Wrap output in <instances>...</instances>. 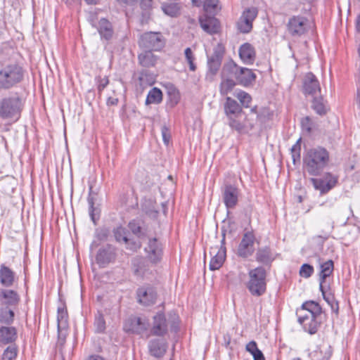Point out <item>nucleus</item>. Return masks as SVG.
<instances>
[{
  "instance_id": "62",
  "label": "nucleus",
  "mask_w": 360,
  "mask_h": 360,
  "mask_svg": "<svg viewBox=\"0 0 360 360\" xmlns=\"http://www.w3.org/2000/svg\"><path fill=\"white\" fill-rule=\"evenodd\" d=\"M88 360H105V359L99 355H91L89 357Z\"/></svg>"
},
{
  "instance_id": "10",
  "label": "nucleus",
  "mask_w": 360,
  "mask_h": 360,
  "mask_svg": "<svg viewBox=\"0 0 360 360\" xmlns=\"http://www.w3.org/2000/svg\"><path fill=\"white\" fill-rule=\"evenodd\" d=\"M255 237L252 231L245 232L238 246L237 255L242 258H248L255 252Z\"/></svg>"
},
{
  "instance_id": "28",
  "label": "nucleus",
  "mask_w": 360,
  "mask_h": 360,
  "mask_svg": "<svg viewBox=\"0 0 360 360\" xmlns=\"http://www.w3.org/2000/svg\"><path fill=\"white\" fill-rule=\"evenodd\" d=\"M321 271L319 274V290H322V288L323 283L326 282V280L328 277H329L334 269V264L331 259H329L320 266Z\"/></svg>"
},
{
  "instance_id": "27",
  "label": "nucleus",
  "mask_w": 360,
  "mask_h": 360,
  "mask_svg": "<svg viewBox=\"0 0 360 360\" xmlns=\"http://www.w3.org/2000/svg\"><path fill=\"white\" fill-rule=\"evenodd\" d=\"M97 30L101 37L105 40L111 39L114 34L111 22L105 18H101L99 20Z\"/></svg>"
},
{
  "instance_id": "60",
  "label": "nucleus",
  "mask_w": 360,
  "mask_h": 360,
  "mask_svg": "<svg viewBox=\"0 0 360 360\" xmlns=\"http://www.w3.org/2000/svg\"><path fill=\"white\" fill-rule=\"evenodd\" d=\"M256 355L254 356V360H265L264 356L261 350L256 351Z\"/></svg>"
},
{
  "instance_id": "23",
  "label": "nucleus",
  "mask_w": 360,
  "mask_h": 360,
  "mask_svg": "<svg viewBox=\"0 0 360 360\" xmlns=\"http://www.w3.org/2000/svg\"><path fill=\"white\" fill-rule=\"evenodd\" d=\"M213 15L204 14L199 18V22L202 29L211 34L217 33L219 30V22Z\"/></svg>"
},
{
  "instance_id": "54",
  "label": "nucleus",
  "mask_w": 360,
  "mask_h": 360,
  "mask_svg": "<svg viewBox=\"0 0 360 360\" xmlns=\"http://www.w3.org/2000/svg\"><path fill=\"white\" fill-rule=\"evenodd\" d=\"M355 101L358 108L360 109V75H357L356 94Z\"/></svg>"
},
{
  "instance_id": "7",
  "label": "nucleus",
  "mask_w": 360,
  "mask_h": 360,
  "mask_svg": "<svg viewBox=\"0 0 360 360\" xmlns=\"http://www.w3.org/2000/svg\"><path fill=\"white\" fill-rule=\"evenodd\" d=\"M224 54V49L221 44H217L214 48L213 53L207 56L208 70L206 74V79L213 81L214 76L218 72L221 65V61Z\"/></svg>"
},
{
  "instance_id": "20",
  "label": "nucleus",
  "mask_w": 360,
  "mask_h": 360,
  "mask_svg": "<svg viewBox=\"0 0 360 360\" xmlns=\"http://www.w3.org/2000/svg\"><path fill=\"white\" fill-rule=\"evenodd\" d=\"M303 90L305 95L311 97L319 96L321 93L319 82L311 72H308L304 79Z\"/></svg>"
},
{
  "instance_id": "40",
  "label": "nucleus",
  "mask_w": 360,
  "mask_h": 360,
  "mask_svg": "<svg viewBox=\"0 0 360 360\" xmlns=\"http://www.w3.org/2000/svg\"><path fill=\"white\" fill-rule=\"evenodd\" d=\"M14 319V312L8 307L0 309V322L5 324H11Z\"/></svg>"
},
{
  "instance_id": "15",
  "label": "nucleus",
  "mask_w": 360,
  "mask_h": 360,
  "mask_svg": "<svg viewBox=\"0 0 360 360\" xmlns=\"http://www.w3.org/2000/svg\"><path fill=\"white\" fill-rule=\"evenodd\" d=\"M149 323L146 318L130 316L124 323V329L129 333L143 334L148 330Z\"/></svg>"
},
{
  "instance_id": "24",
  "label": "nucleus",
  "mask_w": 360,
  "mask_h": 360,
  "mask_svg": "<svg viewBox=\"0 0 360 360\" xmlns=\"http://www.w3.org/2000/svg\"><path fill=\"white\" fill-rule=\"evenodd\" d=\"M239 56L246 65L254 63L256 58L255 50L253 46L249 43L242 44L239 48Z\"/></svg>"
},
{
  "instance_id": "58",
  "label": "nucleus",
  "mask_w": 360,
  "mask_h": 360,
  "mask_svg": "<svg viewBox=\"0 0 360 360\" xmlns=\"http://www.w3.org/2000/svg\"><path fill=\"white\" fill-rule=\"evenodd\" d=\"M303 128L307 131L310 132L311 130L310 120L309 117H306L302 122Z\"/></svg>"
},
{
  "instance_id": "59",
  "label": "nucleus",
  "mask_w": 360,
  "mask_h": 360,
  "mask_svg": "<svg viewBox=\"0 0 360 360\" xmlns=\"http://www.w3.org/2000/svg\"><path fill=\"white\" fill-rule=\"evenodd\" d=\"M118 103V98L115 97H108L107 99L108 105H116Z\"/></svg>"
},
{
  "instance_id": "22",
  "label": "nucleus",
  "mask_w": 360,
  "mask_h": 360,
  "mask_svg": "<svg viewBox=\"0 0 360 360\" xmlns=\"http://www.w3.org/2000/svg\"><path fill=\"white\" fill-rule=\"evenodd\" d=\"M131 271L133 274L140 278L145 277L149 274V264L146 258L142 256H136L131 259Z\"/></svg>"
},
{
  "instance_id": "41",
  "label": "nucleus",
  "mask_w": 360,
  "mask_h": 360,
  "mask_svg": "<svg viewBox=\"0 0 360 360\" xmlns=\"http://www.w3.org/2000/svg\"><path fill=\"white\" fill-rule=\"evenodd\" d=\"M17 355V347L15 345H11L4 350L3 360H15Z\"/></svg>"
},
{
  "instance_id": "33",
  "label": "nucleus",
  "mask_w": 360,
  "mask_h": 360,
  "mask_svg": "<svg viewBox=\"0 0 360 360\" xmlns=\"http://www.w3.org/2000/svg\"><path fill=\"white\" fill-rule=\"evenodd\" d=\"M229 74H231L229 72H226L224 76L223 77V70H221V82L220 84V93L221 95H226L229 92H230L236 85V82L233 79L228 78L227 76Z\"/></svg>"
},
{
  "instance_id": "13",
  "label": "nucleus",
  "mask_w": 360,
  "mask_h": 360,
  "mask_svg": "<svg viewBox=\"0 0 360 360\" xmlns=\"http://www.w3.org/2000/svg\"><path fill=\"white\" fill-rule=\"evenodd\" d=\"M258 11L256 8L252 7L245 9L238 21L237 22V27L241 33H249L252 29V22L257 18Z\"/></svg>"
},
{
  "instance_id": "14",
  "label": "nucleus",
  "mask_w": 360,
  "mask_h": 360,
  "mask_svg": "<svg viewBox=\"0 0 360 360\" xmlns=\"http://www.w3.org/2000/svg\"><path fill=\"white\" fill-rule=\"evenodd\" d=\"M116 257V248L112 245L107 244L99 248L96 255V261L100 267L103 268L114 262Z\"/></svg>"
},
{
  "instance_id": "49",
  "label": "nucleus",
  "mask_w": 360,
  "mask_h": 360,
  "mask_svg": "<svg viewBox=\"0 0 360 360\" xmlns=\"http://www.w3.org/2000/svg\"><path fill=\"white\" fill-rule=\"evenodd\" d=\"M162 10L165 14L171 17L176 16L179 13L177 6L172 4L164 6Z\"/></svg>"
},
{
  "instance_id": "9",
  "label": "nucleus",
  "mask_w": 360,
  "mask_h": 360,
  "mask_svg": "<svg viewBox=\"0 0 360 360\" xmlns=\"http://www.w3.org/2000/svg\"><path fill=\"white\" fill-rule=\"evenodd\" d=\"M314 188L321 194H326L333 188L338 183V177L330 172L326 173L321 178H311Z\"/></svg>"
},
{
  "instance_id": "4",
  "label": "nucleus",
  "mask_w": 360,
  "mask_h": 360,
  "mask_svg": "<svg viewBox=\"0 0 360 360\" xmlns=\"http://www.w3.org/2000/svg\"><path fill=\"white\" fill-rule=\"evenodd\" d=\"M25 70L17 62H4L0 66V89L9 90L18 86L25 79Z\"/></svg>"
},
{
  "instance_id": "47",
  "label": "nucleus",
  "mask_w": 360,
  "mask_h": 360,
  "mask_svg": "<svg viewBox=\"0 0 360 360\" xmlns=\"http://www.w3.org/2000/svg\"><path fill=\"white\" fill-rule=\"evenodd\" d=\"M314 267L309 264H304L301 266L300 269V275L301 277L308 278L314 273Z\"/></svg>"
},
{
  "instance_id": "16",
  "label": "nucleus",
  "mask_w": 360,
  "mask_h": 360,
  "mask_svg": "<svg viewBox=\"0 0 360 360\" xmlns=\"http://www.w3.org/2000/svg\"><path fill=\"white\" fill-rule=\"evenodd\" d=\"M309 23L307 18L302 16H293L289 19L288 30L293 37H300L309 30Z\"/></svg>"
},
{
  "instance_id": "6",
  "label": "nucleus",
  "mask_w": 360,
  "mask_h": 360,
  "mask_svg": "<svg viewBox=\"0 0 360 360\" xmlns=\"http://www.w3.org/2000/svg\"><path fill=\"white\" fill-rule=\"evenodd\" d=\"M226 72L233 75L238 84L245 87L252 85L257 78L252 70L240 67L233 61L227 63L224 65L223 77Z\"/></svg>"
},
{
  "instance_id": "17",
  "label": "nucleus",
  "mask_w": 360,
  "mask_h": 360,
  "mask_svg": "<svg viewBox=\"0 0 360 360\" xmlns=\"http://www.w3.org/2000/svg\"><path fill=\"white\" fill-rule=\"evenodd\" d=\"M239 190L232 184H225L222 188L223 201L227 209L234 208L238 201Z\"/></svg>"
},
{
  "instance_id": "48",
  "label": "nucleus",
  "mask_w": 360,
  "mask_h": 360,
  "mask_svg": "<svg viewBox=\"0 0 360 360\" xmlns=\"http://www.w3.org/2000/svg\"><path fill=\"white\" fill-rule=\"evenodd\" d=\"M125 244L127 249L130 250L133 252L137 251L141 247V243L134 240L129 239L127 238V241L123 242Z\"/></svg>"
},
{
  "instance_id": "11",
  "label": "nucleus",
  "mask_w": 360,
  "mask_h": 360,
  "mask_svg": "<svg viewBox=\"0 0 360 360\" xmlns=\"http://www.w3.org/2000/svg\"><path fill=\"white\" fill-rule=\"evenodd\" d=\"M225 233H223V238L221 240V246L211 247L210 250L212 257L210 262V269L212 271L219 269L223 264L226 258Z\"/></svg>"
},
{
  "instance_id": "30",
  "label": "nucleus",
  "mask_w": 360,
  "mask_h": 360,
  "mask_svg": "<svg viewBox=\"0 0 360 360\" xmlns=\"http://www.w3.org/2000/svg\"><path fill=\"white\" fill-rule=\"evenodd\" d=\"M15 274L8 266L1 264L0 266V282L6 287L11 286L14 282Z\"/></svg>"
},
{
  "instance_id": "8",
  "label": "nucleus",
  "mask_w": 360,
  "mask_h": 360,
  "mask_svg": "<svg viewBox=\"0 0 360 360\" xmlns=\"http://www.w3.org/2000/svg\"><path fill=\"white\" fill-rule=\"evenodd\" d=\"M139 44L150 51H160L165 45V39L160 32H148L141 36Z\"/></svg>"
},
{
  "instance_id": "25",
  "label": "nucleus",
  "mask_w": 360,
  "mask_h": 360,
  "mask_svg": "<svg viewBox=\"0 0 360 360\" xmlns=\"http://www.w3.org/2000/svg\"><path fill=\"white\" fill-rule=\"evenodd\" d=\"M224 112L228 117L244 115L241 105L231 97H226L224 103Z\"/></svg>"
},
{
  "instance_id": "1",
  "label": "nucleus",
  "mask_w": 360,
  "mask_h": 360,
  "mask_svg": "<svg viewBox=\"0 0 360 360\" xmlns=\"http://www.w3.org/2000/svg\"><path fill=\"white\" fill-rule=\"evenodd\" d=\"M24 106L22 96L17 91H9L0 98V118L11 122H17Z\"/></svg>"
},
{
  "instance_id": "34",
  "label": "nucleus",
  "mask_w": 360,
  "mask_h": 360,
  "mask_svg": "<svg viewBox=\"0 0 360 360\" xmlns=\"http://www.w3.org/2000/svg\"><path fill=\"white\" fill-rule=\"evenodd\" d=\"M139 63L144 67H152L155 65L157 58L152 51L148 50L139 55Z\"/></svg>"
},
{
  "instance_id": "52",
  "label": "nucleus",
  "mask_w": 360,
  "mask_h": 360,
  "mask_svg": "<svg viewBox=\"0 0 360 360\" xmlns=\"http://www.w3.org/2000/svg\"><path fill=\"white\" fill-rule=\"evenodd\" d=\"M246 350L250 352L252 356L254 357L256 355V351H258V347L257 345L256 342L255 341H250L246 345L245 347Z\"/></svg>"
},
{
  "instance_id": "32",
  "label": "nucleus",
  "mask_w": 360,
  "mask_h": 360,
  "mask_svg": "<svg viewBox=\"0 0 360 360\" xmlns=\"http://www.w3.org/2000/svg\"><path fill=\"white\" fill-rule=\"evenodd\" d=\"M128 226L133 234L139 238L143 239L147 236V229L141 220L134 219L129 223Z\"/></svg>"
},
{
  "instance_id": "55",
  "label": "nucleus",
  "mask_w": 360,
  "mask_h": 360,
  "mask_svg": "<svg viewBox=\"0 0 360 360\" xmlns=\"http://www.w3.org/2000/svg\"><path fill=\"white\" fill-rule=\"evenodd\" d=\"M96 237L101 240H105L108 237V231L105 229L97 231Z\"/></svg>"
},
{
  "instance_id": "26",
  "label": "nucleus",
  "mask_w": 360,
  "mask_h": 360,
  "mask_svg": "<svg viewBox=\"0 0 360 360\" xmlns=\"http://www.w3.org/2000/svg\"><path fill=\"white\" fill-rule=\"evenodd\" d=\"M167 345L163 340L154 339L149 342L150 354L157 358L162 356L167 351Z\"/></svg>"
},
{
  "instance_id": "38",
  "label": "nucleus",
  "mask_w": 360,
  "mask_h": 360,
  "mask_svg": "<svg viewBox=\"0 0 360 360\" xmlns=\"http://www.w3.org/2000/svg\"><path fill=\"white\" fill-rule=\"evenodd\" d=\"M162 100V91L154 87L151 90L149 91L146 100V104H151V103H160Z\"/></svg>"
},
{
  "instance_id": "44",
  "label": "nucleus",
  "mask_w": 360,
  "mask_h": 360,
  "mask_svg": "<svg viewBox=\"0 0 360 360\" xmlns=\"http://www.w3.org/2000/svg\"><path fill=\"white\" fill-rule=\"evenodd\" d=\"M301 138H300L297 142L291 148V155L292 162L294 164L297 161L300 160V152H301Z\"/></svg>"
},
{
  "instance_id": "37",
  "label": "nucleus",
  "mask_w": 360,
  "mask_h": 360,
  "mask_svg": "<svg viewBox=\"0 0 360 360\" xmlns=\"http://www.w3.org/2000/svg\"><path fill=\"white\" fill-rule=\"evenodd\" d=\"M233 95L237 98L243 107L245 108L250 107L252 102V96L248 93L243 90L238 89L234 92Z\"/></svg>"
},
{
  "instance_id": "57",
  "label": "nucleus",
  "mask_w": 360,
  "mask_h": 360,
  "mask_svg": "<svg viewBox=\"0 0 360 360\" xmlns=\"http://www.w3.org/2000/svg\"><path fill=\"white\" fill-rule=\"evenodd\" d=\"M322 293L323 299L326 300V302L330 305L332 304V302L335 301V299L333 296L332 295H326L325 290H324V286L323 285L322 290H320Z\"/></svg>"
},
{
  "instance_id": "61",
  "label": "nucleus",
  "mask_w": 360,
  "mask_h": 360,
  "mask_svg": "<svg viewBox=\"0 0 360 360\" xmlns=\"http://www.w3.org/2000/svg\"><path fill=\"white\" fill-rule=\"evenodd\" d=\"M330 306L331 310L333 312H335V314L338 313L339 307H338V302H336L335 300L334 302H332V304Z\"/></svg>"
},
{
  "instance_id": "46",
  "label": "nucleus",
  "mask_w": 360,
  "mask_h": 360,
  "mask_svg": "<svg viewBox=\"0 0 360 360\" xmlns=\"http://www.w3.org/2000/svg\"><path fill=\"white\" fill-rule=\"evenodd\" d=\"M185 58L189 65V69L191 71L196 70V65L194 63L195 57L191 48L188 47L184 51Z\"/></svg>"
},
{
  "instance_id": "5",
  "label": "nucleus",
  "mask_w": 360,
  "mask_h": 360,
  "mask_svg": "<svg viewBox=\"0 0 360 360\" xmlns=\"http://www.w3.org/2000/svg\"><path fill=\"white\" fill-rule=\"evenodd\" d=\"M249 279L246 288L253 296L259 297L266 290V272L264 268L258 266L248 271Z\"/></svg>"
},
{
  "instance_id": "2",
  "label": "nucleus",
  "mask_w": 360,
  "mask_h": 360,
  "mask_svg": "<svg viewBox=\"0 0 360 360\" xmlns=\"http://www.w3.org/2000/svg\"><path fill=\"white\" fill-rule=\"evenodd\" d=\"M322 313L321 306L316 302L307 301L297 311V321L304 331L311 335L317 333L321 325L319 318Z\"/></svg>"
},
{
  "instance_id": "31",
  "label": "nucleus",
  "mask_w": 360,
  "mask_h": 360,
  "mask_svg": "<svg viewBox=\"0 0 360 360\" xmlns=\"http://www.w3.org/2000/svg\"><path fill=\"white\" fill-rule=\"evenodd\" d=\"M17 338L14 327L2 326L0 328V342L3 344L12 343Z\"/></svg>"
},
{
  "instance_id": "56",
  "label": "nucleus",
  "mask_w": 360,
  "mask_h": 360,
  "mask_svg": "<svg viewBox=\"0 0 360 360\" xmlns=\"http://www.w3.org/2000/svg\"><path fill=\"white\" fill-rule=\"evenodd\" d=\"M169 96L170 102L172 103L173 105H176L179 102V100H180L179 92H174V94H173V95H170Z\"/></svg>"
},
{
  "instance_id": "35",
  "label": "nucleus",
  "mask_w": 360,
  "mask_h": 360,
  "mask_svg": "<svg viewBox=\"0 0 360 360\" xmlns=\"http://www.w3.org/2000/svg\"><path fill=\"white\" fill-rule=\"evenodd\" d=\"M1 296L4 298V303L8 306H15L20 300L17 292L12 290H2Z\"/></svg>"
},
{
  "instance_id": "36",
  "label": "nucleus",
  "mask_w": 360,
  "mask_h": 360,
  "mask_svg": "<svg viewBox=\"0 0 360 360\" xmlns=\"http://www.w3.org/2000/svg\"><path fill=\"white\" fill-rule=\"evenodd\" d=\"M311 108L319 115H323L326 113L327 106L321 96H313Z\"/></svg>"
},
{
  "instance_id": "12",
  "label": "nucleus",
  "mask_w": 360,
  "mask_h": 360,
  "mask_svg": "<svg viewBox=\"0 0 360 360\" xmlns=\"http://www.w3.org/2000/svg\"><path fill=\"white\" fill-rule=\"evenodd\" d=\"M144 252L147 259L153 264H157L160 262L163 250L162 243L156 238H149L147 244L144 247Z\"/></svg>"
},
{
  "instance_id": "64",
  "label": "nucleus",
  "mask_w": 360,
  "mask_h": 360,
  "mask_svg": "<svg viewBox=\"0 0 360 360\" xmlns=\"http://www.w3.org/2000/svg\"><path fill=\"white\" fill-rule=\"evenodd\" d=\"M358 55H359V60H358V75H360V44L358 46Z\"/></svg>"
},
{
  "instance_id": "21",
  "label": "nucleus",
  "mask_w": 360,
  "mask_h": 360,
  "mask_svg": "<svg viewBox=\"0 0 360 360\" xmlns=\"http://www.w3.org/2000/svg\"><path fill=\"white\" fill-rule=\"evenodd\" d=\"M136 296L141 304L150 306L155 303L157 293L153 288L143 286L137 289Z\"/></svg>"
},
{
  "instance_id": "45",
  "label": "nucleus",
  "mask_w": 360,
  "mask_h": 360,
  "mask_svg": "<svg viewBox=\"0 0 360 360\" xmlns=\"http://www.w3.org/2000/svg\"><path fill=\"white\" fill-rule=\"evenodd\" d=\"M218 5V0H206L204 3L203 8L205 14L214 15Z\"/></svg>"
},
{
  "instance_id": "51",
  "label": "nucleus",
  "mask_w": 360,
  "mask_h": 360,
  "mask_svg": "<svg viewBox=\"0 0 360 360\" xmlns=\"http://www.w3.org/2000/svg\"><path fill=\"white\" fill-rule=\"evenodd\" d=\"M161 134L163 142L165 143V144L168 145L171 138L170 131L169 128L167 127L165 125L162 126L161 128Z\"/></svg>"
},
{
  "instance_id": "43",
  "label": "nucleus",
  "mask_w": 360,
  "mask_h": 360,
  "mask_svg": "<svg viewBox=\"0 0 360 360\" xmlns=\"http://www.w3.org/2000/svg\"><path fill=\"white\" fill-rule=\"evenodd\" d=\"M113 233L116 241L121 243L127 241V231L122 226H118L113 230Z\"/></svg>"
},
{
  "instance_id": "50",
  "label": "nucleus",
  "mask_w": 360,
  "mask_h": 360,
  "mask_svg": "<svg viewBox=\"0 0 360 360\" xmlns=\"http://www.w3.org/2000/svg\"><path fill=\"white\" fill-rule=\"evenodd\" d=\"M96 330L98 333H102L105 329V321L102 315H99L96 318L95 321Z\"/></svg>"
},
{
  "instance_id": "63",
  "label": "nucleus",
  "mask_w": 360,
  "mask_h": 360,
  "mask_svg": "<svg viewBox=\"0 0 360 360\" xmlns=\"http://www.w3.org/2000/svg\"><path fill=\"white\" fill-rule=\"evenodd\" d=\"M356 29L357 32H360V14L358 15L356 21Z\"/></svg>"
},
{
  "instance_id": "18",
  "label": "nucleus",
  "mask_w": 360,
  "mask_h": 360,
  "mask_svg": "<svg viewBox=\"0 0 360 360\" xmlns=\"http://www.w3.org/2000/svg\"><path fill=\"white\" fill-rule=\"evenodd\" d=\"M228 120L229 127L240 134L248 133L255 126L254 123L246 119L245 115L230 117Z\"/></svg>"
},
{
  "instance_id": "53",
  "label": "nucleus",
  "mask_w": 360,
  "mask_h": 360,
  "mask_svg": "<svg viewBox=\"0 0 360 360\" xmlns=\"http://www.w3.org/2000/svg\"><path fill=\"white\" fill-rule=\"evenodd\" d=\"M98 91L99 93H101V91L108 86L109 84V79L107 77H105L103 78H98Z\"/></svg>"
},
{
  "instance_id": "29",
  "label": "nucleus",
  "mask_w": 360,
  "mask_h": 360,
  "mask_svg": "<svg viewBox=\"0 0 360 360\" xmlns=\"http://www.w3.org/2000/svg\"><path fill=\"white\" fill-rule=\"evenodd\" d=\"M255 259L256 261L259 263L269 264L274 261V257L270 248L266 246L260 248L257 250Z\"/></svg>"
},
{
  "instance_id": "42",
  "label": "nucleus",
  "mask_w": 360,
  "mask_h": 360,
  "mask_svg": "<svg viewBox=\"0 0 360 360\" xmlns=\"http://www.w3.org/2000/svg\"><path fill=\"white\" fill-rule=\"evenodd\" d=\"M88 204H89V215H90V217H91V219L92 220V221L96 224V219H98V217H99V210L94 207V198L92 196H91L89 195V196L88 197Z\"/></svg>"
},
{
  "instance_id": "3",
  "label": "nucleus",
  "mask_w": 360,
  "mask_h": 360,
  "mask_svg": "<svg viewBox=\"0 0 360 360\" xmlns=\"http://www.w3.org/2000/svg\"><path fill=\"white\" fill-rule=\"evenodd\" d=\"M330 162V153L321 146H316L306 151L303 157L304 170L311 176L321 174Z\"/></svg>"
},
{
  "instance_id": "39",
  "label": "nucleus",
  "mask_w": 360,
  "mask_h": 360,
  "mask_svg": "<svg viewBox=\"0 0 360 360\" xmlns=\"http://www.w3.org/2000/svg\"><path fill=\"white\" fill-rule=\"evenodd\" d=\"M57 322L59 341H63V340L61 339L60 335L62 330L66 328L67 314L63 308L58 309Z\"/></svg>"
},
{
  "instance_id": "19",
  "label": "nucleus",
  "mask_w": 360,
  "mask_h": 360,
  "mask_svg": "<svg viewBox=\"0 0 360 360\" xmlns=\"http://www.w3.org/2000/svg\"><path fill=\"white\" fill-rule=\"evenodd\" d=\"M168 332V324L163 313H158L153 318L150 333L155 336L163 337Z\"/></svg>"
}]
</instances>
